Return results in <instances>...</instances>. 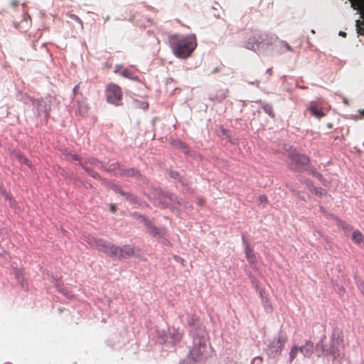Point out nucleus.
I'll return each instance as SVG.
<instances>
[{"mask_svg":"<svg viewBox=\"0 0 364 364\" xmlns=\"http://www.w3.org/2000/svg\"><path fill=\"white\" fill-rule=\"evenodd\" d=\"M168 42L173 54L182 59L188 57L197 46L194 34H172L168 36Z\"/></svg>","mask_w":364,"mask_h":364,"instance_id":"obj_1","label":"nucleus"},{"mask_svg":"<svg viewBox=\"0 0 364 364\" xmlns=\"http://www.w3.org/2000/svg\"><path fill=\"white\" fill-rule=\"evenodd\" d=\"M325 338V336H323L319 341L317 343L316 347L318 350H320L323 354V355H328L331 354L333 359H341L342 358L341 349L343 348V339L339 333L336 334L333 333L331 335V340L330 344L329 349H325L323 345V340Z\"/></svg>","mask_w":364,"mask_h":364,"instance_id":"obj_2","label":"nucleus"},{"mask_svg":"<svg viewBox=\"0 0 364 364\" xmlns=\"http://www.w3.org/2000/svg\"><path fill=\"white\" fill-rule=\"evenodd\" d=\"M277 36L272 35L269 39H264L263 36H259L258 37H250L245 42V47L251 50L256 51L260 49L264 50L269 44H272L274 41L277 40Z\"/></svg>","mask_w":364,"mask_h":364,"instance_id":"obj_3","label":"nucleus"},{"mask_svg":"<svg viewBox=\"0 0 364 364\" xmlns=\"http://www.w3.org/2000/svg\"><path fill=\"white\" fill-rule=\"evenodd\" d=\"M80 164L91 177L97 179L100 178V176L97 172L93 171V168H97L99 169L104 168V164L102 161L92 157L81 161Z\"/></svg>","mask_w":364,"mask_h":364,"instance_id":"obj_4","label":"nucleus"},{"mask_svg":"<svg viewBox=\"0 0 364 364\" xmlns=\"http://www.w3.org/2000/svg\"><path fill=\"white\" fill-rule=\"evenodd\" d=\"M25 100L27 104L32 105V110L34 115L47 117L50 110V107L47 105L45 101L43 100H34L29 97H26Z\"/></svg>","mask_w":364,"mask_h":364,"instance_id":"obj_5","label":"nucleus"},{"mask_svg":"<svg viewBox=\"0 0 364 364\" xmlns=\"http://www.w3.org/2000/svg\"><path fill=\"white\" fill-rule=\"evenodd\" d=\"M205 349V338L196 337L193 338V346L189 350V358L193 361L200 360Z\"/></svg>","mask_w":364,"mask_h":364,"instance_id":"obj_6","label":"nucleus"},{"mask_svg":"<svg viewBox=\"0 0 364 364\" xmlns=\"http://www.w3.org/2000/svg\"><path fill=\"white\" fill-rule=\"evenodd\" d=\"M289 158L291 159L290 168L298 171L305 170L309 162V158L304 154H291Z\"/></svg>","mask_w":364,"mask_h":364,"instance_id":"obj_7","label":"nucleus"},{"mask_svg":"<svg viewBox=\"0 0 364 364\" xmlns=\"http://www.w3.org/2000/svg\"><path fill=\"white\" fill-rule=\"evenodd\" d=\"M286 339L285 336L275 337L267 346V354L272 357L279 355L284 348Z\"/></svg>","mask_w":364,"mask_h":364,"instance_id":"obj_8","label":"nucleus"},{"mask_svg":"<svg viewBox=\"0 0 364 364\" xmlns=\"http://www.w3.org/2000/svg\"><path fill=\"white\" fill-rule=\"evenodd\" d=\"M134 254V247L130 245L112 247L110 257L117 259H123L132 256Z\"/></svg>","mask_w":364,"mask_h":364,"instance_id":"obj_9","label":"nucleus"},{"mask_svg":"<svg viewBox=\"0 0 364 364\" xmlns=\"http://www.w3.org/2000/svg\"><path fill=\"white\" fill-rule=\"evenodd\" d=\"M107 102L117 105L122 98V92L119 87L115 84H109L107 89Z\"/></svg>","mask_w":364,"mask_h":364,"instance_id":"obj_10","label":"nucleus"},{"mask_svg":"<svg viewBox=\"0 0 364 364\" xmlns=\"http://www.w3.org/2000/svg\"><path fill=\"white\" fill-rule=\"evenodd\" d=\"M92 245H95V247L99 251H101V252L107 254L109 257H110V253L112 250V247H114V245L112 244L111 242L105 241L102 239H97V238H92Z\"/></svg>","mask_w":364,"mask_h":364,"instance_id":"obj_11","label":"nucleus"},{"mask_svg":"<svg viewBox=\"0 0 364 364\" xmlns=\"http://www.w3.org/2000/svg\"><path fill=\"white\" fill-rule=\"evenodd\" d=\"M166 193V192H164L160 188H154L151 193L153 196H148V198L155 203H159L163 208H168L169 206L168 205V204H166V202L164 201V196H165Z\"/></svg>","mask_w":364,"mask_h":364,"instance_id":"obj_12","label":"nucleus"},{"mask_svg":"<svg viewBox=\"0 0 364 364\" xmlns=\"http://www.w3.org/2000/svg\"><path fill=\"white\" fill-rule=\"evenodd\" d=\"M242 243L244 245V250L246 255V257L247 261L251 264H255L256 262V257L255 256V254L253 251L252 250L250 244L246 240L245 236L242 237Z\"/></svg>","mask_w":364,"mask_h":364,"instance_id":"obj_13","label":"nucleus"},{"mask_svg":"<svg viewBox=\"0 0 364 364\" xmlns=\"http://www.w3.org/2000/svg\"><path fill=\"white\" fill-rule=\"evenodd\" d=\"M314 343L311 341H306L305 344L299 347V352L302 353L304 357L309 358L314 353Z\"/></svg>","mask_w":364,"mask_h":364,"instance_id":"obj_14","label":"nucleus"},{"mask_svg":"<svg viewBox=\"0 0 364 364\" xmlns=\"http://www.w3.org/2000/svg\"><path fill=\"white\" fill-rule=\"evenodd\" d=\"M120 171H121L120 176L135 177L137 179H141L142 181H144V178H143L142 175L140 173V172L135 168L126 169V168H122V169Z\"/></svg>","mask_w":364,"mask_h":364,"instance_id":"obj_15","label":"nucleus"},{"mask_svg":"<svg viewBox=\"0 0 364 364\" xmlns=\"http://www.w3.org/2000/svg\"><path fill=\"white\" fill-rule=\"evenodd\" d=\"M103 169L112 175L119 176L121 175L120 171L122 169V167L117 162H114L109 164L108 167L104 166Z\"/></svg>","mask_w":364,"mask_h":364,"instance_id":"obj_16","label":"nucleus"},{"mask_svg":"<svg viewBox=\"0 0 364 364\" xmlns=\"http://www.w3.org/2000/svg\"><path fill=\"white\" fill-rule=\"evenodd\" d=\"M125 199L133 204L137 205L138 206L142 207L148 205L144 200L137 198L130 192H128V193L126 194Z\"/></svg>","mask_w":364,"mask_h":364,"instance_id":"obj_17","label":"nucleus"},{"mask_svg":"<svg viewBox=\"0 0 364 364\" xmlns=\"http://www.w3.org/2000/svg\"><path fill=\"white\" fill-rule=\"evenodd\" d=\"M164 199H168L171 201H173L178 205L187 206V203L183 198H179L178 196L173 195L171 193L166 192L165 196H164Z\"/></svg>","mask_w":364,"mask_h":364,"instance_id":"obj_18","label":"nucleus"},{"mask_svg":"<svg viewBox=\"0 0 364 364\" xmlns=\"http://www.w3.org/2000/svg\"><path fill=\"white\" fill-rule=\"evenodd\" d=\"M164 199H168L171 201H173L178 205L187 206V203L183 198H179L178 196L173 195L171 193L166 192L165 196H164Z\"/></svg>","mask_w":364,"mask_h":364,"instance_id":"obj_19","label":"nucleus"},{"mask_svg":"<svg viewBox=\"0 0 364 364\" xmlns=\"http://www.w3.org/2000/svg\"><path fill=\"white\" fill-rule=\"evenodd\" d=\"M352 240L357 245L364 247V236L360 230H354L352 234Z\"/></svg>","mask_w":364,"mask_h":364,"instance_id":"obj_20","label":"nucleus"},{"mask_svg":"<svg viewBox=\"0 0 364 364\" xmlns=\"http://www.w3.org/2000/svg\"><path fill=\"white\" fill-rule=\"evenodd\" d=\"M350 7L357 10L360 15V18H364V1H350Z\"/></svg>","mask_w":364,"mask_h":364,"instance_id":"obj_21","label":"nucleus"},{"mask_svg":"<svg viewBox=\"0 0 364 364\" xmlns=\"http://www.w3.org/2000/svg\"><path fill=\"white\" fill-rule=\"evenodd\" d=\"M309 108L311 114L316 118L320 119L323 116V111L316 106L314 102H310Z\"/></svg>","mask_w":364,"mask_h":364,"instance_id":"obj_22","label":"nucleus"},{"mask_svg":"<svg viewBox=\"0 0 364 364\" xmlns=\"http://www.w3.org/2000/svg\"><path fill=\"white\" fill-rule=\"evenodd\" d=\"M148 232L154 237H159L164 235V228H158L155 225H152L149 230Z\"/></svg>","mask_w":364,"mask_h":364,"instance_id":"obj_23","label":"nucleus"},{"mask_svg":"<svg viewBox=\"0 0 364 364\" xmlns=\"http://www.w3.org/2000/svg\"><path fill=\"white\" fill-rule=\"evenodd\" d=\"M67 16L69 17V19H70V23H73V26H75V23L76 24V26L78 27V28L82 31L83 29V24H82V21L80 20V18L75 15V14H68Z\"/></svg>","mask_w":364,"mask_h":364,"instance_id":"obj_24","label":"nucleus"},{"mask_svg":"<svg viewBox=\"0 0 364 364\" xmlns=\"http://www.w3.org/2000/svg\"><path fill=\"white\" fill-rule=\"evenodd\" d=\"M119 75L126 78L133 80L135 81H139L138 76L134 75L129 69L123 68L119 73Z\"/></svg>","mask_w":364,"mask_h":364,"instance_id":"obj_25","label":"nucleus"},{"mask_svg":"<svg viewBox=\"0 0 364 364\" xmlns=\"http://www.w3.org/2000/svg\"><path fill=\"white\" fill-rule=\"evenodd\" d=\"M279 51L282 53H285L287 51H291L292 50L291 47L289 45L287 42L285 41H279Z\"/></svg>","mask_w":364,"mask_h":364,"instance_id":"obj_26","label":"nucleus"},{"mask_svg":"<svg viewBox=\"0 0 364 364\" xmlns=\"http://www.w3.org/2000/svg\"><path fill=\"white\" fill-rule=\"evenodd\" d=\"M299 352V346H294L289 353V363H291Z\"/></svg>","mask_w":364,"mask_h":364,"instance_id":"obj_27","label":"nucleus"},{"mask_svg":"<svg viewBox=\"0 0 364 364\" xmlns=\"http://www.w3.org/2000/svg\"><path fill=\"white\" fill-rule=\"evenodd\" d=\"M88 109H89V107L86 102H82L79 103L77 110L80 115L86 114L88 112Z\"/></svg>","mask_w":364,"mask_h":364,"instance_id":"obj_28","label":"nucleus"},{"mask_svg":"<svg viewBox=\"0 0 364 364\" xmlns=\"http://www.w3.org/2000/svg\"><path fill=\"white\" fill-rule=\"evenodd\" d=\"M172 145L174 147H176L178 149H180L181 150H183V151L184 153H187L188 152V150H187V147H186V145L185 143H183V141H180V140H175V141H172Z\"/></svg>","mask_w":364,"mask_h":364,"instance_id":"obj_29","label":"nucleus"},{"mask_svg":"<svg viewBox=\"0 0 364 364\" xmlns=\"http://www.w3.org/2000/svg\"><path fill=\"white\" fill-rule=\"evenodd\" d=\"M109 187L114 191L116 193H119V195L122 196L123 197H126V194L128 193V192H124L120 186L115 183H110Z\"/></svg>","mask_w":364,"mask_h":364,"instance_id":"obj_30","label":"nucleus"},{"mask_svg":"<svg viewBox=\"0 0 364 364\" xmlns=\"http://www.w3.org/2000/svg\"><path fill=\"white\" fill-rule=\"evenodd\" d=\"M263 304L264 308L266 311L270 312L272 309L271 303L269 301V299L266 296L264 299H261Z\"/></svg>","mask_w":364,"mask_h":364,"instance_id":"obj_31","label":"nucleus"},{"mask_svg":"<svg viewBox=\"0 0 364 364\" xmlns=\"http://www.w3.org/2000/svg\"><path fill=\"white\" fill-rule=\"evenodd\" d=\"M335 219L337 220L338 225L341 227L343 228V230H344L346 231H348L351 229L350 225H348L347 223H346L344 221L338 219L336 217Z\"/></svg>","mask_w":364,"mask_h":364,"instance_id":"obj_32","label":"nucleus"},{"mask_svg":"<svg viewBox=\"0 0 364 364\" xmlns=\"http://www.w3.org/2000/svg\"><path fill=\"white\" fill-rule=\"evenodd\" d=\"M262 109L264 111V112L266 114H267L269 116L274 117L272 107L270 105H269V104L264 105L262 106Z\"/></svg>","mask_w":364,"mask_h":364,"instance_id":"obj_33","label":"nucleus"},{"mask_svg":"<svg viewBox=\"0 0 364 364\" xmlns=\"http://www.w3.org/2000/svg\"><path fill=\"white\" fill-rule=\"evenodd\" d=\"M355 279L358 288L364 296V282L359 279L357 277H355Z\"/></svg>","mask_w":364,"mask_h":364,"instance_id":"obj_34","label":"nucleus"},{"mask_svg":"<svg viewBox=\"0 0 364 364\" xmlns=\"http://www.w3.org/2000/svg\"><path fill=\"white\" fill-rule=\"evenodd\" d=\"M135 105L144 110L146 109L149 107V103L145 101L140 102L138 100H135Z\"/></svg>","mask_w":364,"mask_h":364,"instance_id":"obj_35","label":"nucleus"},{"mask_svg":"<svg viewBox=\"0 0 364 364\" xmlns=\"http://www.w3.org/2000/svg\"><path fill=\"white\" fill-rule=\"evenodd\" d=\"M169 176H170L171 178H174V179H176V180H178V181H181L183 184L184 183L183 180V179H182V178L180 176V175H179V173H178V172L171 171H170V173H169Z\"/></svg>","mask_w":364,"mask_h":364,"instance_id":"obj_36","label":"nucleus"},{"mask_svg":"<svg viewBox=\"0 0 364 364\" xmlns=\"http://www.w3.org/2000/svg\"><path fill=\"white\" fill-rule=\"evenodd\" d=\"M310 173L314 177L318 178V180H321L323 178L322 174L318 172L315 168H311Z\"/></svg>","mask_w":364,"mask_h":364,"instance_id":"obj_37","label":"nucleus"},{"mask_svg":"<svg viewBox=\"0 0 364 364\" xmlns=\"http://www.w3.org/2000/svg\"><path fill=\"white\" fill-rule=\"evenodd\" d=\"M313 191L314 192V193L316 195H318V196H320L326 194V191L323 188H321L314 187V191Z\"/></svg>","mask_w":364,"mask_h":364,"instance_id":"obj_38","label":"nucleus"},{"mask_svg":"<svg viewBox=\"0 0 364 364\" xmlns=\"http://www.w3.org/2000/svg\"><path fill=\"white\" fill-rule=\"evenodd\" d=\"M16 156L18 159L19 162L26 164L28 166H30L28 161L23 156L21 155L20 154H16Z\"/></svg>","mask_w":364,"mask_h":364,"instance_id":"obj_39","label":"nucleus"},{"mask_svg":"<svg viewBox=\"0 0 364 364\" xmlns=\"http://www.w3.org/2000/svg\"><path fill=\"white\" fill-rule=\"evenodd\" d=\"M131 215L134 219L139 220L141 222L143 221V218H146L145 215L138 213L136 212L132 213Z\"/></svg>","mask_w":364,"mask_h":364,"instance_id":"obj_40","label":"nucleus"},{"mask_svg":"<svg viewBox=\"0 0 364 364\" xmlns=\"http://www.w3.org/2000/svg\"><path fill=\"white\" fill-rule=\"evenodd\" d=\"M15 277L17 279V281L21 284H22V282H23V276L21 274V272L20 270H18V269H15Z\"/></svg>","mask_w":364,"mask_h":364,"instance_id":"obj_41","label":"nucleus"},{"mask_svg":"<svg viewBox=\"0 0 364 364\" xmlns=\"http://www.w3.org/2000/svg\"><path fill=\"white\" fill-rule=\"evenodd\" d=\"M303 181L311 191H314V187L315 186H314L313 182L310 179L306 178Z\"/></svg>","mask_w":364,"mask_h":364,"instance_id":"obj_42","label":"nucleus"},{"mask_svg":"<svg viewBox=\"0 0 364 364\" xmlns=\"http://www.w3.org/2000/svg\"><path fill=\"white\" fill-rule=\"evenodd\" d=\"M319 209H320V211L323 214V215H325L326 218H336V216H334L332 214H329L328 213L326 210L324 209V208L323 206H320L319 207Z\"/></svg>","mask_w":364,"mask_h":364,"instance_id":"obj_43","label":"nucleus"},{"mask_svg":"<svg viewBox=\"0 0 364 364\" xmlns=\"http://www.w3.org/2000/svg\"><path fill=\"white\" fill-rule=\"evenodd\" d=\"M142 223L144 224V225L147 228L148 230L153 225L150 220L147 218H143Z\"/></svg>","mask_w":364,"mask_h":364,"instance_id":"obj_44","label":"nucleus"},{"mask_svg":"<svg viewBox=\"0 0 364 364\" xmlns=\"http://www.w3.org/2000/svg\"><path fill=\"white\" fill-rule=\"evenodd\" d=\"M251 283L256 290L260 288L259 282L254 277H251Z\"/></svg>","mask_w":364,"mask_h":364,"instance_id":"obj_45","label":"nucleus"},{"mask_svg":"<svg viewBox=\"0 0 364 364\" xmlns=\"http://www.w3.org/2000/svg\"><path fill=\"white\" fill-rule=\"evenodd\" d=\"M361 23V21L360 19H357L355 20V26H356V31H357V33L360 34L361 33V27L360 26V24Z\"/></svg>","mask_w":364,"mask_h":364,"instance_id":"obj_46","label":"nucleus"},{"mask_svg":"<svg viewBox=\"0 0 364 364\" xmlns=\"http://www.w3.org/2000/svg\"><path fill=\"white\" fill-rule=\"evenodd\" d=\"M259 201L260 203H267L268 199L267 197L265 195H261L259 197Z\"/></svg>","mask_w":364,"mask_h":364,"instance_id":"obj_47","label":"nucleus"},{"mask_svg":"<svg viewBox=\"0 0 364 364\" xmlns=\"http://www.w3.org/2000/svg\"><path fill=\"white\" fill-rule=\"evenodd\" d=\"M256 291L258 292L261 299H264V297H266V296H264V290L263 288L260 287L259 289H257Z\"/></svg>","mask_w":364,"mask_h":364,"instance_id":"obj_48","label":"nucleus"},{"mask_svg":"<svg viewBox=\"0 0 364 364\" xmlns=\"http://www.w3.org/2000/svg\"><path fill=\"white\" fill-rule=\"evenodd\" d=\"M120 70H122V67L120 65H116L114 67V73L119 74L121 72Z\"/></svg>","mask_w":364,"mask_h":364,"instance_id":"obj_49","label":"nucleus"},{"mask_svg":"<svg viewBox=\"0 0 364 364\" xmlns=\"http://www.w3.org/2000/svg\"><path fill=\"white\" fill-rule=\"evenodd\" d=\"M59 291L60 292H62L64 295H65L68 298L70 297V294L67 290L62 288V289H59Z\"/></svg>","mask_w":364,"mask_h":364,"instance_id":"obj_50","label":"nucleus"},{"mask_svg":"<svg viewBox=\"0 0 364 364\" xmlns=\"http://www.w3.org/2000/svg\"><path fill=\"white\" fill-rule=\"evenodd\" d=\"M6 255V250L0 247V256L2 257H5Z\"/></svg>","mask_w":364,"mask_h":364,"instance_id":"obj_51","label":"nucleus"},{"mask_svg":"<svg viewBox=\"0 0 364 364\" xmlns=\"http://www.w3.org/2000/svg\"><path fill=\"white\" fill-rule=\"evenodd\" d=\"M180 338V336L179 334L178 333L177 336H176L174 338H171V341H170V342H173V341H177L178 339H179Z\"/></svg>","mask_w":364,"mask_h":364,"instance_id":"obj_52","label":"nucleus"},{"mask_svg":"<svg viewBox=\"0 0 364 364\" xmlns=\"http://www.w3.org/2000/svg\"><path fill=\"white\" fill-rule=\"evenodd\" d=\"M109 209H110V211L112 213H114V211H115V206H114V205L111 204L110 206H109Z\"/></svg>","mask_w":364,"mask_h":364,"instance_id":"obj_53","label":"nucleus"},{"mask_svg":"<svg viewBox=\"0 0 364 364\" xmlns=\"http://www.w3.org/2000/svg\"><path fill=\"white\" fill-rule=\"evenodd\" d=\"M71 157H72V159H73V160H76V161H77V160H79V156H78V155H77V154H73V155H71Z\"/></svg>","mask_w":364,"mask_h":364,"instance_id":"obj_54","label":"nucleus"},{"mask_svg":"<svg viewBox=\"0 0 364 364\" xmlns=\"http://www.w3.org/2000/svg\"><path fill=\"white\" fill-rule=\"evenodd\" d=\"M338 35L340 36H343V37H345L346 36V33L344 32V31H340L339 33H338Z\"/></svg>","mask_w":364,"mask_h":364,"instance_id":"obj_55","label":"nucleus"},{"mask_svg":"<svg viewBox=\"0 0 364 364\" xmlns=\"http://www.w3.org/2000/svg\"><path fill=\"white\" fill-rule=\"evenodd\" d=\"M162 340L164 341V342H167L168 341V336L164 334V336L163 337Z\"/></svg>","mask_w":364,"mask_h":364,"instance_id":"obj_56","label":"nucleus"},{"mask_svg":"<svg viewBox=\"0 0 364 364\" xmlns=\"http://www.w3.org/2000/svg\"><path fill=\"white\" fill-rule=\"evenodd\" d=\"M176 260L178 261V262H183V259H181V257H178V256H175L174 257Z\"/></svg>","mask_w":364,"mask_h":364,"instance_id":"obj_57","label":"nucleus"},{"mask_svg":"<svg viewBox=\"0 0 364 364\" xmlns=\"http://www.w3.org/2000/svg\"><path fill=\"white\" fill-rule=\"evenodd\" d=\"M345 289L343 287H338V291L339 293H341V292H344Z\"/></svg>","mask_w":364,"mask_h":364,"instance_id":"obj_58","label":"nucleus"},{"mask_svg":"<svg viewBox=\"0 0 364 364\" xmlns=\"http://www.w3.org/2000/svg\"><path fill=\"white\" fill-rule=\"evenodd\" d=\"M343 102L346 105H349L348 100L346 97H343Z\"/></svg>","mask_w":364,"mask_h":364,"instance_id":"obj_59","label":"nucleus"},{"mask_svg":"<svg viewBox=\"0 0 364 364\" xmlns=\"http://www.w3.org/2000/svg\"><path fill=\"white\" fill-rule=\"evenodd\" d=\"M11 5L14 7H16L18 5V1H12Z\"/></svg>","mask_w":364,"mask_h":364,"instance_id":"obj_60","label":"nucleus"},{"mask_svg":"<svg viewBox=\"0 0 364 364\" xmlns=\"http://www.w3.org/2000/svg\"><path fill=\"white\" fill-rule=\"evenodd\" d=\"M248 83L250 84V85H255V84H257V85H258V82L257 81H255H255H251V82H249Z\"/></svg>","mask_w":364,"mask_h":364,"instance_id":"obj_61","label":"nucleus"},{"mask_svg":"<svg viewBox=\"0 0 364 364\" xmlns=\"http://www.w3.org/2000/svg\"><path fill=\"white\" fill-rule=\"evenodd\" d=\"M362 115H364V109H359L358 111Z\"/></svg>","mask_w":364,"mask_h":364,"instance_id":"obj_62","label":"nucleus"},{"mask_svg":"<svg viewBox=\"0 0 364 364\" xmlns=\"http://www.w3.org/2000/svg\"><path fill=\"white\" fill-rule=\"evenodd\" d=\"M77 87H78V85H75V86L73 87V92H75V91H76V90H77Z\"/></svg>","mask_w":364,"mask_h":364,"instance_id":"obj_63","label":"nucleus"},{"mask_svg":"<svg viewBox=\"0 0 364 364\" xmlns=\"http://www.w3.org/2000/svg\"><path fill=\"white\" fill-rule=\"evenodd\" d=\"M271 70V68H268L267 70H266V73H269Z\"/></svg>","mask_w":364,"mask_h":364,"instance_id":"obj_64","label":"nucleus"}]
</instances>
